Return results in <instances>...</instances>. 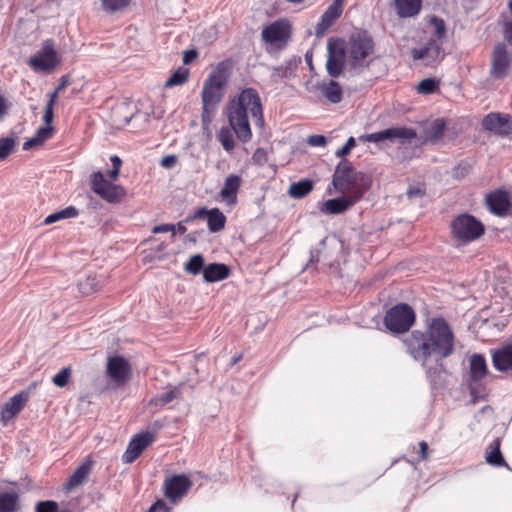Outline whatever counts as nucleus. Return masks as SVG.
Here are the masks:
<instances>
[{
    "label": "nucleus",
    "instance_id": "f257e3e1",
    "mask_svg": "<svg viewBox=\"0 0 512 512\" xmlns=\"http://www.w3.org/2000/svg\"><path fill=\"white\" fill-rule=\"evenodd\" d=\"M407 353L419 362L433 388L442 383L446 368L443 360L455 351V336L449 323L442 317L427 320V330H413L403 339Z\"/></svg>",
    "mask_w": 512,
    "mask_h": 512
},
{
    "label": "nucleus",
    "instance_id": "f03ea898",
    "mask_svg": "<svg viewBox=\"0 0 512 512\" xmlns=\"http://www.w3.org/2000/svg\"><path fill=\"white\" fill-rule=\"evenodd\" d=\"M248 113L251 114L255 125L263 128L264 116L261 99L258 92L252 88L244 89L227 106L229 126L232 128L236 138L242 143H247L252 138Z\"/></svg>",
    "mask_w": 512,
    "mask_h": 512
},
{
    "label": "nucleus",
    "instance_id": "7ed1b4c3",
    "mask_svg": "<svg viewBox=\"0 0 512 512\" xmlns=\"http://www.w3.org/2000/svg\"><path fill=\"white\" fill-rule=\"evenodd\" d=\"M332 185L337 191H350L356 195V199H361L370 188L371 178L364 172L356 171L347 159H342L332 176Z\"/></svg>",
    "mask_w": 512,
    "mask_h": 512
},
{
    "label": "nucleus",
    "instance_id": "20e7f679",
    "mask_svg": "<svg viewBox=\"0 0 512 512\" xmlns=\"http://www.w3.org/2000/svg\"><path fill=\"white\" fill-rule=\"evenodd\" d=\"M450 229L453 238L463 244L480 238L485 232L482 222L468 213H462L454 217Z\"/></svg>",
    "mask_w": 512,
    "mask_h": 512
},
{
    "label": "nucleus",
    "instance_id": "39448f33",
    "mask_svg": "<svg viewBox=\"0 0 512 512\" xmlns=\"http://www.w3.org/2000/svg\"><path fill=\"white\" fill-rule=\"evenodd\" d=\"M374 51V41L367 31L352 34L348 44V61L352 69L368 66L366 59Z\"/></svg>",
    "mask_w": 512,
    "mask_h": 512
},
{
    "label": "nucleus",
    "instance_id": "423d86ee",
    "mask_svg": "<svg viewBox=\"0 0 512 512\" xmlns=\"http://www.w3.org/2000/svg\"><path fill=\"white\" fill-rule=\"evenodd\" d=\"M414 309L407 303H398L387 310L383 323L393 334H401L410 330L415 323Z\"/></svg>",
    "mask_w": 512,
    "mask_h": 512
},
{
    "label": "nucleus",
    "instance_id": "0eeeda50",
    "mask_svg": "<svg viewBox=\"0 0 512 512\" xmlns=\"http://www.w3.org/2000/svg\"><path fill=\"white\" fill-rule=\"evenodd\" d=\"M342 249V241L335 235H328L324 237L316 247L310 250L308 264L323 262L325 265L332 266L338 259Z\"/></svg>",
    "mask_w": 512,
    "mask_h": 512
},
{
    "label": "nucleus",
    "instance_id": "6e6552de",
    "mask_svg": "<svg viewBox=\"0 0 512 512\" xmlns=\"http://www.w3.org/2000/svg\"><path fill=\"white\" fill-rule=\"evenodd\" d=\"M227 77L223 70L216 69L205 80L202 89V104L206 107H217L225 93Z\"/></svg>",
    "mask_w": 512,
    "mask_h": 512
},
{
    "label": "nucleus",
    "instance_id": "1a4fd4ad",
    "mask_svg": "<svg viewBox=\"0 0 512 512\" xmlns=\"http://www.w3.org/2000/svg\"><path fill=\"white\" fill-rule=\"evenodd\" d=\"M90 184L92 191L108 203H119L126 196L123 186L107 181L100 171L90 176Z\"/></svg>",
    "mask_w": 512,
    "mask_h": 512
},
{
    "label": "nucleus",
    "instance_id": "9d476101",
    "mask_svg": "<svg viewBox=\"0 0 512 512\" xmlns=\"http://www.w3.org/2000/svg\"><path fill=\"white\" fill-rule=\"evenodd\" d=\"M512 68V59L505 43H497L491 54L489 76L494 81L505 79Z\"/></svg>",
    "mask_w": 512,
    "mask_h": 512
},
{
    "label": "nucleus",
    "instance_id": "9b49d317",
    "mask_svg": "<svg viewBox=\"0 0 512 512\" xmlns=\"http://www.w3.org/2000/svg\"><path fill=\"white\" fill-rule=\"evenodd\" d=\"M326 70L330 77L338 78L345 67L346 49L340 38H330L327 42Z\"/></svg>",
    "mask_w": 512,
    "mask_h": 512
},
{
    "label": "nucleus",
    "instance_id": "f8f14e48",
    "mask_svg": "<svg viewBox=\"0 0 512 512\" xmlns=\"http://www.w3.org/2000/svg\"><path fill=\"white\" fill-rule=\"evenodd\" d=\"M28 63L36 72H49L53 70L60 63L58 53L54 49L53 40H46L42 48L29 59Z\"/></svg>",
    "mask_w": 512,
    "mask_h": 512
},
{
    "label": "nucleus",
    "instance_id": "ddd939ff",
    "mask_svg": "<svg viewBox=\"0 0 512 512\" xmlns=\"http://www.w3.org/2000/svg\"><path fill=\"white\" fill-rule=\"evenodd\" d=\"M416 131L406 127H392L371 134L362 135L359 139L362 141L379 143L384 140L406 139L412 140L416 138Z\"/></svg>",
    "mask_w": 512,
    "mask_h": 512
},
{
    "label": "nucleus",
    "instance_id": "4468645a",
    "mask_svg": "<svg viewBox=\"0 0 512 512\" xmlns=\"http://www.w3.org/2000/svg\"><path fill=\"white\" fill-rule=\"evenodd\" d=\"M486 359L482 354L474 353L469 358V391L474 402L477 401V389L474 383H479L488 375Z\"/></svg>",
    "mask_w": 512,
    "mask_h": 512
},
{
    "label": "nucleus",
    "instance_id": "2eb2a0df",
    "mask_svg": "<svg viewBox=\"0 0 512 512\" xmlns=\"http://www.w3.org/2000/svg\"><path fill=\"white\" fill-rule=\"evenodd\" d=\"M154 438L155 434L150 431L135 435L129 442L128 447L122 456L123 463L129 464L134 462L154 441Z\"/></svg>",
    "mask_w": 512,
    "mask_h": 512
},
{
    "label": "nucleus",
    "instance_id": "dca6fc26",
    "mask_svg": "<svg viewBox=\"0 0 512 512\" xmlns=\"http://www.w3.org/2000/svg\"><path fill=\"white\" fill-rule=\"evenodd\" d=\"M262 39L268 44L284 46L288 39V20H277L262 30Z\"/></svg>",
    "mask_w": 512,
    "mask_h": 512
},
{
    "label": "nucleus",
    "instance_id": "f3484780",
    "mask_svg": "<svg viewBox=\"0 0 512 512\" xmlns=\"http://www.w3.org/2000/svg\"><path fill=\"white\" fill-rule=\"evenodd\" d=\"M482 126L488 131L499 135H512V116L501 113H490L483 118Z\"/></svg>",
    "mask_w": 512,
    "mask_h": 512
},
{
    "label": "nucleus",
    "instance_id": "a211bd4d",
    "mask_svg": "<svg viewBox=\"0 0 512 512\" xmlns=\"http://www.w3.org/2000/svg\"><path fill=\"white\" fill-rule=\"evenodd\" d=\"M131 367L129 362L122 356L108 358L107 375L117 384H124L130 376Z\"/></svg>",
    "mask_w": 512,
    "mask_h": 512
},
{
    "label": "nucleus",
    "instance_id": "6ab92c4d",
    "mask_svg": "<svg viewBox=\"0 0 512 512\" xmlns=\"http://www.w3.org/2000/svg\"><path fill=\"white\" fill-rule=\"evenodd\" d=\"M205 218H207L208 229L211 233L221 231L226 223L225 215L218 208L207 210L204 207L199 208L192 216L187 217L186 221Z\"/></svg>",
    "mask_w": 512,
    "mask_h": 512
},
{
    "label": "nucleus",
    "instance_id": "aec40b11",
    "mask_svg": "<svg viewBox=\"0 0 512 512\" xmlns=\"http://www.w3.org/2000/svg\"><path fill=\"white\" fill-rule=\"evenodd\" d=\"M192 483L190 479L184 475H174L167 478L164 482L165 496L175 501L178 498L183 497L190 489Z\"/></svg>",
    "mask_w": 512,
    "mask_h": 512
},
{
    "label": "nucleus",
    "instance_id": "412c9836",
    "mask_svg": "<svg viewBox=\"0 0 512 512\" xmlns=\"http://www.w3.org/2000/svg\"><path fill=\"white\" fill-rule=\"evenodd\" d=\"M442 41L438 39H429L422 48H414L411 55L414 60H426V64L430 65L440 58L442 53Z\"/></svg>",
    "mask_w": 512,
    "mask_h": 512
},
{
    "label": "nucleus",
    "instance_id": "4be33fe9",
    "mask_svg": "<svg viewBox=\"0 0 512 512\" xmlns=\"http://www.w3.org/2000/svg\"><path fill=\"white\" fill-rule=\"evenodd\" d=\"M359 199H356V195H350L349 197H337L329 199L321 204L319 210L325 215H335L346 211L350 206L355 204Z\"/></svg>",
    "mask_w": 512,
    "mask_h": 512
},
{
    "label": "nucleus",
    "instance_id": "5701e85b",
    "mask_svg": "<svg viewBox=\"0 0 512 512\" xmlns=\"http://www.w3.org/2000/svg\"><path fill=\"white\" fill-rule=\"evenodd\" d=\"M28 400V394L20 392L14 395L6 402L1 411V420L4 424L13 419L25 406Z\"/></svg>",
    "mask_w": 512,
    "mask_h": 512
},
{
    "label": "nucleus",
    "instance_id": "b1692460",
    "mask_svg": "<svg viewBox=\"0 0 512 512\" xmlns=\"http://www.w3.org/2000/svg\"><path fill=\"white\" fill-rule=\"evenodd\" d=\"M489 210L498 216L505 215L510 208L509 195L506 191L498 190L490 193L486 198Z\"/></svg>",
    "mask_w": 512,
    "mask_h": 512
},
{
    "label": "nucleus",
    "instance_id": "393cba45",
    "mask_svg": "<svg viewBox=\"0 0 512 512\" xmlns=\"http://www.w3.org/2000/svg\"><path fill=\"white\" fill-rule=\"evenodd\" d=\"M93 460L88 458L81 465H79L72 475L68 478L65 488L68 491L75 489L76 487L82 485L84 481L88 478L89 474L92 471Z\"/></svg>",
    "mask_w": 512,
    "mask_h": 512
},
{
    "label": "nucleus",
    "instance_id": "a878e982",
    "mask_svg": "<svg viewBox=\"0 0 512 512\" xmlns=\"http://www.w3.org/2000/svg\"><path fill=\"white\" fill-rule=\"evenodd\" d=\"M492 363L496 370L504 372L512 368V344L504 345L492 352Z\"/></svg>",
    "mask_w": 512,
    "mask_h": 512
},
{
    "label": "nucleus",
    "instance_id": "bb28decb",
    "mask_svg": "<svg viewBox=\"0 0 512 512\" xmlns=\"http://www.w3.org/2000/svg\"><path fill=\"white\" fill-rule=\"evenodd\" d=\"M446 131V122L443 118H437L424 130V143L437 145L442 140Z\"/></svg>",
    "mask_w": 512,
    "mask_h": 512
},
{
    "label": "nucleus",
    "instance_id": "cd10ccee",
    "mask_svg": "<svg viewBox=\"0 0 512 512\" xmlns=\"http://www.w3.org/2000/svg\"><path fill=\"white\" fill-rule=\"evenodd\" d=\"M241 185V178L238 175L231 174L226 177L224 185L220 191L221 198L228 204H234L237 200V192Z\"/></svg>",
    "mask_w": 512,
    "mask_h": 512
},
{
    "label": "nucleus",
    "instance_id": "c85d7f7f",
    "mask_svg": "<svg viewBox=\"0 0 512 512\" xmlns=\"http://www.w3.org/2000/svg\"><path fill=\"white\" fill-rule=\"evenodd\" d=\"M394 6L400 18H411L420 13L422 0H394Z\"/></svg>",
    "mask_w": 512,
    "mask_h": 512
},
{
    "label": "nucleus",
    "instance_id": "c756f323",
    "mask_svg": "<svg viewBox=\"0 0 512 512\" xmlns=\"http://www.w3.org/2000/svg\"><path fill=\"white\" fill-rule=\"evenodd\" d=\"M229 267L224 263H210L203 271V278L207 283L218 282L228 278Z\"/></svg>",
    "mask_w": 512,
    "mask_h": 512
},
{
    "label": "nucleus",
    "instance_id": "7c9ffc66",
    "mask_svg": "<svg viewBox=\"0 0 512 512\" xmlns=\"http://www.w3.org/2000/svg\"><path fill=\"white\" fill-rule=\"evenodd\" d=\"M500 445V438L494 439L488 445L485 453L486 462L495 467H508V464L501 453Z\"/></svg>",
    "mask_w": 512,
    "mask_h": 512
},
{
    "label": "nucleus",
    "instance_id": "2f4dec72",
    "mask_svg": "<svg viewBox=\"0 0 512 512\" xmlns=\"http://www.w3.org/2000/svg\"><path fill=\"white\" fill-rule=\"evenodd\" d=\"M314 188V181L311 179H301L298 182L290 184V197L301 199L306 197Z\"/></svg>",
    "mask_w": 512,
    "mask_h": 512
},
{
    "label": "nucleus",
    "instance_id": "473e14b6",
    "mask_svg": "<svg viewBox=\"0 0 512 512\" xmlns=\"http://www.w3.org/2000/svg\"><path fill=\"white\" fill-rule=\"evenodd\" d=\"M181 388H182V386L174 387L173 389H170L169 391H167L165 393H162L160 395L153 397L149 401V405L161 408V407H164L165 405L171 403L174 400L180 399L181 398Z\"/></svg>",
    "mask_w": 512,
    "mask_h": 512
},
{
    "label": "nucleus",
    "instance_id": "72a5a7b5",
    "mask_svg": "<svg viewBox=\"0 0 512 512\" xmlns=\"http://www.w3.org/2000/svg\"><path fill=\"white\" fill-rule=\"evenodd\" d=\"M19 509V495L16 491L0 493V512H16Z\"/></svg>",
    "mask_w": 512,
    "mask_h": 512
},
{
    "label": "nucleus",
    "instance_id": "f704fd0d",
    "mask_svg": "<svg viewBox=\"0 0 512 512\" xmlns=\"http://www.w3.org/2000/svg\"><path fill=\"white\" fill-rule=\"evenodd\" d=\"M321 92L325 98L333 104H337L342 100L341 86L334 80H330L328 83H323L321 85Z\"/></svg>",
    "mask_w": 512,
    "mask_h": 512
},
{
    "label": "nucleus",
    "instance_id": "c9c22d12",
    "mask_svg": "<svg viewBox=\"0 0 512 512\" xmlns=\"http://www.w3.org/2000/svg\"><path fill=\"white\" fill-rule=\"evenodd\" d=\"M233 130L229 127H221L216 134L217 140L221 143L224 150L231 152L235 148V140L233 136Z\"/></svg>",
    "mask_w": 512,
    "mask_h": 512
},
{
    "label": "nucleus",
    "instance_id": "e433bc0d",
    "mask_svg": "<svg viewBox=\"0 0 512 512\" xmlns=\"http://www.w3.org/2000/svg\"><path fill=\"white\" fill-rule=\"evenodd\" d=\"M77 215H78L77 209L74 206H68L65 209H62L60 211H56V212L48 215L44 219V224L45 225H50V224H53V223L58 222V221L63 220V219L74 218Z\"/></svg>",
    "mask_w": 512,
    "mask_h": 512
},
{
    "label": "nucleus",
    "instance_id": "4c0bfd02",
    "mask_svg": "<svg viewBox=\"0 0 512 512\" xmlns=\"http://www.w3.org/2000/svg\"><path fill=\"white\" fill-rule=\"evenodd\" d=\"M205 267L203 256L201 254H195L185 263L184 270L186 273L198 275L204 271Z\"/></svg>",
    "mask_w": 512,
    "mask_h": 512
},
{
    "label": "nucleus",
    "instance_id": "58836bf2",
    "mask_svg": "<svg viewBox=\"0 0 512 512\" xmlns=\"http://www.w3.org/2000/svg\"><path fill=\"white\" fill-rule=\"evenodd\" d=\"M189 77V70L187 68H178L166 81L165 87L171 88L174 86L182 85L187 82Z\"/></svg>",
    "mask_w": 512,
    "mask_h": 512
},
{
    "label": "nucleus",
    "instance_id": "ea45409f",
    "mask_svg": "<svg viewBox=\"0 0 512 512\" xmlns=\"http://www.w3.org/2000/svg\"><path fill=\"white\" fill-rule=\"evenodd\" d=\"M335 19L326 11L322 14L320 21L317 23L315 27V34L317 37H321L324 33L332 26Z\"/></svg>",
    "mask_w": 512,
    "mask_h": 512
},
{
    "label": "nucleus",
    "instance_id": "a19ab883",
    "mask_svg": "<svg viewBox=\"0 0 512 512\" xmlns=\"http://www.w3.org/2000/svg\"><path fill=\"white\" fill-rule=\"evenodd\" d=\"M16 147L14 137H5L0 139V160H5Z\"/></svg>",
    "mask_w": 512,
    "mask_h": 512
},
{
    "label": "nucleus",
    "instance_id": "79ce46f5",
    "mask_svg": "<svg viewBox=\"0 0 512 512\" xmlns=\"http://www.w3.org/2000/svg\"><path fill=\"white\" fill-rule=\"evenodd\" d=\"M130 0H102L103 9L106 12L114 13L124 9Z\"/></svg>",
    "mask_w": 512,
    "mask_h": 512
},
{
    "label": "nucleus",
    "instance_id": "37998d69",
    "mask_svg": "<svg viewBox=\"0 0 512 512\" xmlns=\"http://www.w3.org/2000/svg\"><path fill=\"white\" fill-rule=\"evenodd\" d=\"M438 89V81L434 78H426L420 81L417 91L420 94H431Z\"/></svg>",
    "mask_w": 512,
    "mask_h": 512
},
{
    "label": "nucleus",
    "instance_id": "c03bdc74",
    "mask_svg": "<svg viewBox=\"0 0 512 512\" xmlns=\"http://www.w3.org/2000/svg\"><path fill=\"white\" fill-rule=\"evenodd\" d=\"M70 376L71 369L69 367H64L52 378V382L57 387H64L68 384Z\"/></svg>",
    "mask_w": 512,
    "mask_h": 512
},
{
    "label": "nucleus",
    "instance_id": "a18cd8bd",
    "mask_svg": "<svg viewBox=\"0 0 512 512\" xmlns=\"http://www.w3.org/2000/svg\"><path fill=\"white\" fill-rule=\"evenodd\" d=\"M58 508V503L55 501H39L35 506V512H58Z\"/></svg>",
    "mask_w": 512,
    "mask_h": 512
},
{
    "label": "nucleus",
    "instance_id": "49530a36",
    "mask_svg": "<svg viewBox=\"0 0 512 512\" xmlns=\"http://www.w3.org/2000/svg\"><path fill=\"white\" fill-rule=\"evenodd\" d=\"M344 0H334L325 10L334 19H338L343 12Z\"/></svg>",
    "mask_w": 512,
    "mask_h": 512
},
{
    "label": "nucleus",
    "instance_id": "de8ad7c7",
    "mask_svg": "<svg viewBox=\"0 0 512 512\" xmlns=\"http://www.w3.org/2000/svg\"><path fill=\"white\" fill-rule=\"evenodd\" d=\"M356 146V140L354 137H349L346 143L335 152V156L339 158H344L346 155L350 153V151Z\"/></svg>",
    "mask_w": 512,
    "mask_h": 512
},
{
    "label": "nucleus",
    "instance_id": "09e8293b",
    "mask_svg": "<svg viewBox=\"0 0 512 512\" xmlns=\"http://www.w3.org/2000/svg\"><path fill=\"white\" fill-rule=\"evenodd\" d=\"M425 194H426V190H425V188H423L421 186H410L406 193L407 198L409 200H414L417 197L421 198Z\"/></svg>",
    "mask_w": 512,
    "mask_h": 512
},
{
    "label": "nucleus",
    "instance_id": "8fccbe9b",
    "mask_svg": "<svg viewBox=\"0 0 512 512\" xmlns=\"http://www.w3.org/2000/svg\"><path fill=\"white\" fill-rule=\"evenodd\" d=\"M432 21L435 24V35H436L435 39L442 41L441 39L444 37L445 32H446L444 21L437 17H434L432 19Z\"/></svg>",
    "mask_w": 512,
    "mask_h": 512
},
{
    "label": "nucleus",
    "instance_id": "3c124183",
    "mask_svg": "<svg viewBox=\"0 0 512 512\" xmlns=\"http://www.w3.org/2000/svg\"><path fill=\"white\" fill-rule=\"evenodd\" d=\"M52 134H53V127L52 126H48V125H45V126H42L40 127L37 132H36V136L41 139L42 143H44L46 140H48L49 138L52 137Z\"/></svg>",
    "mask_w": 512,
    "mask_h": 512
},
{
    "label": "nucleus",
    "instance_id": "603ef678",
    "mask_svg": "<svg viewBox=\"0 0 512 512\" xmlns=\"http://www.w3.org/2000/svg\"><path fill=\"white\" fill-rule=\"evenodd\" d=\"M216 108L217 107H206V106L203 105L201 119H202V124L204 126L210 124V122L212 121V117H213V115L215 113Z\"/></svg>",
    "mask_w": 512,
    "mask_h": 512
},
{
    "label": "nucleus",
    "instance_id": "864d4df0",
    "mask_svg": "<svg viewBox=\"0 0 512 512\" xmlns=\"http://www.w3.org/2000/svg\"><path fill=\"white\" fill-rule=\"evenodd\" d=\"M307 142L313 147H323L327 144L326 137L323 135H310Z\"/></svg>",
    "mask_w": 512,
    "mask_h": 512
},
{
    "label": "nucleus",
    "instance_id": "5fc2aeb1",
    "mask_svg": "<svg viewBox=\"0 0 512 512\" xmlns=\"http://www.w3.org/2000/svg\"><path fill=\"white\" fill-rule=\"evenodd\" d=\"M288 75V68L284 66L276 67L274 68L272 72V79L275 82H278L279 80L285 78Z\"/></svg>",
    "mask_w": 512,
    "mask_h": 512
},
{
    "label": "nucleus",
    "instance_id": "6e6d98bb",
    "mask_svg": "<svg viewBox=\"0 0 512 512\" xmlns=\"http://www.w3.org/2000/svg\"><path fill=\"white\" fill-rule=\"evenodd\" d=\"M166 232L175 233V225L166 223V224L156 225L152 228V233H154V234L166 233Z\"/></svg>",
    "mask_w": 512,
    "mask_h": 512
},
{
    "label": "nucleus",
    "instance_id": "4d7b16f0",
    "mask_svg": "<svg viewBox=\"0 0 512 512\" xmlns=\"http://www.w3.org/2000/svg\"><path fill=\"white\" fill-rule=\"evenodd\" d=\"M148 512H170V508L163 500H158L150 507Z\"/></svg>",
    "mask_w": 512,
    "mask_h": 512
},
{
    "label": "nucleus",
    "instance_id": "13d9d810",
    "mask_svg": "<svg viewBox=\"0 0 512 512\" xmlns=\"http://www.w3.org/2000/svg\"><path fill=\"white\" fill-rule=\"evenodd\" d=\"M177 163V157L175 155H167L161 159V166L166 169H171Z\"/></svg>",
    "mask_w": 512,
    "mask_h": 512
},
{
    "label": "nucleus",
    "instance_id": "bf43d9fd",
    "mask_svg": "<svg viewBox=\"0 0 512 512\" xmlns=\"http://www.w3.org/2000/svg\"><path fill=\"white\" fill-rule=\"evenodd\" d=\"M53 119V107H51V104H46L45 113L43 115V121L45 122V125L51 126Z\"/></svg>",
    "mask_w": 512,
    "mask_h": 512
},
{
    "label": "nucleus",
    "instance_id": "052dcab7",
    "mask_svg": "<svg viewBox=\"0 0 512 512\" xmlns=\"http://www.w3.org/2000/svg\"><path fill=\"white\" fill-rule=\"evenodd\" d=\"M41 144H43L41 139H39L36 135H34L33 137H31L30 139H28L27 141H25L23 143V150L27 151V150L31 149L32 147L38 146Z\"/></svg>",
    "mask_w": 512,
    "mask_h": 512
},
{
    "label": "nucleus",
    "instance_id": "680f3d73",
    "mask_svg": "<svg viewBox=\"0 0 512 512\" xmlns=\"http://www.w3.org/2000/svg\"><path fill=\"white\" fill-rule=\"evenodd\" d=\"M197 52L195 50H188L184 53V56H183V62L184 64H189L191 63L196 57H197Z\"/></svg>",
    "mask_w": 512,
    "mask_h": 512
},
{
    "label": "nucleus",
    "instance_id": "e2e57ef3",
    "mask_svg": "<svg viewBox=\"0 0 512 512\" xmlns=\"http://www.w3.org/2000/svg\"><path fill=\"white\" fill-rule=\"evenodd\" d=\"M420 448V460H426L428 458V444L425 441L419 442Z\"/></svg>",
    "mask_w": 512,
    "mask_h": 512
},
{
    "label": "nucleus",
    "instance_id": "0e129e2a",
    "mask_svg": "<svg viewBox=\"0 0 512 512\" xmlns=\"http://www.w3.org/2000/svg\"><path fill=\"white\" fill-rule=\"evenodd\" d=\"M189 221H186L185 220H182V221H179L176 225H175V229H177V232L180 233V234H184L186 231H187V228L185 226V223H188Z\"/></svg>",
    "mask_w": 512,
    "mask_h": 512
},
{
    "label": "nucleus",
    "instance_id": "69168bd1",
    "mask_svg": "<svg viewBox=\"0 0 512 512\" xmlns=\"http://www.w3.org/2000/svg\"><path fill=\"white\" fill-rule=\"evenodd\" d=\"M110 161L112 163V168H116V169H120L121 168V165H122V161L121 159L114 155L110 158Z\"/></svg>",
    "mask_w": 512,
    "mask_h": 512
},
{
    "label": "nucleus",
    "instance_id": "338daca9",
    "mask_svg": "<svg viewBox=\"0 0 512 512\" xmlns=\"http://www.w3.org/2000/svg\"><path fill=\"white\" fill-rule=\"evenodd\" d=\"M69 84V79L67 76H63L61 78L60 84L57 86L56 90L60 93L67 85Z\"/></svg>",
    "mask_w": 512,
    "mask_h": 512
},
{
    "label": "nucleus",
    "instance_id": "774afa93",
    "mask_svg": "<svg viewBox=\"0 0 512 512\" xmlns=\"http://www.w3.org/2000/svg\"><path fill=\"white\" fill-rule=\"evenodd\" d=\"M120 173V169L112 168L110 171H108L107 175L112 180L115 181Z\"/></svg>",
    "mask_w": 512,
    "mask_h": 512
}]
</instances>
